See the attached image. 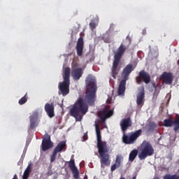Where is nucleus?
Segmentation results:
<instances>
[{"instance_id": "nucleus-1", "label": "nucleus", "mask_w": 179, "mask_h": 179, "mask_svg": "<svg viewBox=\"0 0 179 179\" xmlns=\"http://www.w3.org/2000/svg\"><path fill=\"white\" fill-rule=\"evenodd\" d=\"M85 99L78 98L70 109V115L73 117L76 121L78 122L82 121L83 115H85L86 113L89 111V106H94L96 101V93L97 92L96 77L92 74L88 75L85 80Z\"/></svg>"}, {"instance_id": "nucleus-2", "label": "nucleus", "mask_w": 179, "mask_h": 179, "mask_svg": "<svg viewBox=\"0 0 179 179\" xmlns=\"http://www.w3.org/2000/svg\"><path fill=\"white\" fill-rule=\"evenodd\" d=\"M129 127H132L131 117H127L121 120L120 127L123 132L122 141L126 145H132L135 143V142H136V139L142 135V129H138L134 132L131 131L128 133V134H126L125 132H127V129H128Z\"/></svg>"}, {"instance_id": "nucleus-3", "label": "nucleus", "mask_w": 179, "mask_h": 179, "mask_svg": "<svg viewBox=\"0 0 179 179\" xmlns=\"http://www.w3.org/2000/svg\"><path fill=\"white\" fill-rule=\"evenodd\" d=\"M95 129L96 134L98 153H99L101 157V163L104 164V166H110V164L111 163L110 155L106 154L108 152L107 142L101 140V131H100V126L97 122L95 123Z\"/></svg>"}, {"instance_id": "nucleus-4", "label": "nucleus", "mask_w": 179, "mask_h": 179, "mask_svg": "<svg viewBox=\"0 0 179 179\" xmlns=\"http://www.w3.org/2000/svg\"><path fill=\"white\" fill-rule=\"evenodd\" d=\"M127 48L128 46L122 43L117 49V51L114 52V59L111 68V73L113 79H116L117 75L120 73V70L121 69L120 62H121V58H122V56L125 54V51H127Z\"/></svg>"}, {"instance_id": "nucleus-5", "label": "nucleus", "mask_w": 179, "mask_h": 179, "mask_svg": "<svg viewBox=\"0 0 179 179\" xmlns=\"http://www.w3.org/2000/svg\"><path fill=\"white\" fill-rule=\"evenodd\" d=\"M134 71V66L131 64H127L122 72V80L120 81L117 90V94L119 96H124L125 93V86L127 85V80L129 79V75Z\"/></svg>"}, {"instance_id": "nucleus-6", "label": "nucleus", "mask_w": 179, "mask_h": 179, "mask_svg": "<svg viewBox=\"0 0 179 179\" xmlns=\"http://www.w3.org/2000/svg\"><path fill=\"white\" fill-rule=\"evenodd\" d=\"M71 78V68L66 67L64 69V74L63 75L64 81L59 83V90H60L62 96L69 94V85Z\"/></svg>"}, {"instance_id": "nucleus-7", "label": "nucleus", "mask_w": 179, "mask_h": 179, "mask_svg": "<svg viewBox=\"0 0 179 179\" xmlns=\"http://www.w3.org/2000/svg\"><path fill=\"white\" fill-rule=\"evenodd\" d=\"M154 153L155 149H153L152 144H150L149 141H144L141 145V152L138 154V159L139 160H145L146 157L153 156Z\"/></svg>"}, {"instance_id": "nucleus-8", "label": "nucleus", "mask_w": 179, "mask_h": 179, "mask_svg": "<svg viewBox=\"0 0 179 179\" xmlns=\"http://www.w3.org/2000/svg\"><path fill=\"white\" fill-rule=\"evenodd\" d=\"M143 82L145 85L150 83V74L145 70H142L139 72L138 76L136 77V83L141 85Z\"/></svg>"}, {"instance_id": "nucleus-9", "label": "nucleus", "mask_w": 179, "mask_h": 179, "mask_svg": "<svg viewBox=\"0 0 179 179\" xmlns=\"http://www.w3.org/2000/svg\"><path fill=\"white\" fill-rule=\"evenodd\" d=\"M52 148H54V143L51 141V136L48 134H45L41 143L42 151L47 152V150H50Z\"/></svg>"}, {"instance_id": "nucleus-10", "label": "nucleus", "mask_w": 179, "mask_h": 179, "mask_svg": "<svg viewBox=\"0 0 179 179\" xmlns=\"http://www.w3.org/2000/svg\"><path fill=\"white\" fill-rule=\"evenodd\" d=\"M66 148V141H62L58 143V145L55 148L52 155L50 156V163H54L55 159H57V155L61 153L64 148Z\"/></svg>"}, {"instance_id": "nucleus-11", "label": "nucleus", "mask_w": 179, "mask_h": 179, "mask_svg": "<svg viewBox=\"0 0 179 179\" xmlns=\"http://www.w3.org/2000/svg\"><path fill=\"white\" fill-rule=\"evenodd\" d=\"M161 79L166 85H171V83H173L174 76H173V73L164 71L162 75H161Z\"/></svg>"}, {"instance_id": "nucleus-12", "label": "nucleus", "mask_w": 179, "mask_h": 179, "mask_svg": "<svg viewBox=\"0 0 179 179\" xmlns=\"http://www.w3.org/2000/svg\"><path fill=\"white\" fill-rule=\"evenodd\" d=\"M66 163L69 164V167L71 170L74 178H79V171H78V168L75 165V159H71L69 162H66Z\"/></svg>"}, {"instance_id": "nucleus-13", "label": "nucleus", "mask_w": 179, "mask_h": 179, "mask_svg": "<svg viewBox=\"0 0 179 179\" xmlns=\"http://www.w3.org/2000/svg\"><path fill=\"white\" fill-rule=\"evenodd\" d=\"M139 92L137 94V106H143V99H145V87L141 86L138 88Z\"/></svg>"}, {"instance_id": "nucleus-14", "label": "nucleus", "mask_w": 179, "mask_h": 179, "mask_svg": "<svg viewBox=\"0 0 179 179\" xmlns=\"http://www.w3.org/2000/svg\"><path fill=\"white\" fill-rule=\"evenodd\" d=\"M85 43L83 42V38L80 37L77 41V45L76 47V50L77 51V55L78 57H82L83 55V45Z\"/></svg>"}, {"instance_id": "nucleus-15", "label": "nucleus", "mask_w": 179, "mask_h": 179, "mask_svg": "<svg viewBox=\"0 0 179 179\" xmlns=\"http://www.w3.org/2000/svg\"><path fill=\"white\" fill-rule=\"evenodd\" d=\"M54 103H47L45 105V111L46 112V113L48 114V117H50V118H52L53 117L55 116V114H54Z\"/></svg>"}, {"instance_id": "nucleus-16", "label": "nucleus", "mask_w": 179, "mask_h": 179, "mask_svg": "<svg viewBox=\"0 0 179 179\" xmlns=\"http://www.w3.org/2000/svg\"><path fill=\"white\" fill-rule=\"evenodd\" d=\"M82 75H83L82 68H76L71 71V76L74 80H79L82 78Z\"/></svg>"}, {"instance_id": "nucleus-17", "label": "nucleus", "mask_w": 179, "mask_h": 179, "mask_svg": "<svg viewBox=\"0 0 179 179\" xmlns=\"http://www.w3.org/2000/svg\"><path fill=\"white\" fill-rule=\"evenodd\" d=\"M38 120V113L34 112L30 116V128L34 129L37 127V120Z\"/></svg>"}, {"instance_id": "nucleus-18", "label": "nucleus", "mask_w": 179, "mask_h": 179, "mask_svg": "<svg viewBox=\"0 0 179 179\" xmlns=\"http://www.w3.org/2000/svg\"><path fill=\"white\" fill-rule=\"evenodd\" d=\"M122 160H124V157H122V155H117L115 164L111 166V171H115L118 167H120Z\"/></svg>"}, {"instance_id": "nucleus-19", "label": "nucleus", "mask_w": 179, "mask_h": 179, "mask_svg": "<svg viewBox=\"0 0 179 179\" xmlns=\"http://www.w3.org/2000/svg\"><path fill=\"white\" fill-rule=\"evenodd\" d=\"M138 156V150H133L129 155V162H134Z\"/></svg>"}, {"instance_id": "nucleus-20", "label": "nucleus", "mask_w": 179, "mask_h": 179, "mask_svg": "<svg viewBox=\"0 0 179 179\" xmlns=\"http://www.w3.org/2000/svg\"><path fill=\"white\" fill-rule=\"evenodd\" d=\"M31 171V166L30 165H28L24 172V174L22 176V179H29V177H30Z\"/></svg>"}, {"instance_id": "nucleus-21", "label": "nucleus", "mask_w": 179, "mask_h": 179, "mask_svg": "<svg viewBox=\"0 0 179 179\" xmlns=\"http://www.w3.org/2000/svg\"><path fill=\"white\" fill-rule=\"evenodd\" d=\"M113 114H114V111H113L111 110H103L101 115H104L107 118H110V117H111L113 115Z\"/></svg>"}, {"instance_id": "nucleus-22", "label": "nucleus", "mask_w": 179, "mask_h": 179, "mask_svg": "<svg viewBox=\"0 0 179 179\" xmlns=\"http://www.w3.org/2000/svg\"><path fill=\"white\" fill-rule=\"evenodd\" d=\"M19 104L20 106H23V104H25V103H27V93L24 94V96H22L18 101Z\"/></svg>"}, {"instance_id": "nucleus-23", "label": "nucleus", "mask_w": 179, "mask_h": 179, "mask_svg": "<svg viewBox=\"0 0 179 179\" xmlns=\"http://www.w3.org/2000/svg\"><path fill=\"white\" fill-rule=\"evenodd\" d=\"M163 179H179V177L177 175L167 174L165 176H164Z\"/></svg>"}, {"instance_id": "nucleus-24", "label": "nucleus", "mask_w": 179, "mask_h": 179, "mask_svg": "<svg viewBox=\"0 0 179 179\" xmlns=\"http://www.w3.org/2000/svg\"><path fill=\"white\" fill-rule=\"evenodd\" d=\"M149 131H155L156 128H157V124L156 123L152 122L149 124Z\"/></svg>"}, {"instance_id": "nucleus-25", "label": "nucleus", "mask_w": 179, "mask_h": 179, "mask_svg": "<svg viewBox=\"0 0 179 179\" xmlns=\"http://www.w3.org/2000/svg\"><path fill=\"white\" fill-rule=\"evenodd\" d=\"M96 27H97V24H96V22L92 20V22L90 23V27L91 30H94V29H96Z\"/></svg>"}, {"instance_id": "nucleus-26", "label": "nucleus", "mask_w": 179, "mask_h": 179, "mask_svg": "<svg viewBox=\"0 0 179 179\" xmlns=\"http://www.w3.org/2000/svg\"><path fill=\"white\" fill-rule=\"evenodd\" d=\"M103 40L104 43H111V39L110 38V36L106 37V35L103 36Z\"/></svg>"}, {"instance_id": "nucleus-27", "label": "nucleus", "mask_w": 179, "mask_h": 179, "mask_svg": "<svg viewBox=\"0 0 179 179\" xmlns=\"http://www.w3.org/2000/svg\"><path fill=\"white\" fill-rule=\"evenodd\" d=\"M106 118H107L106 116L102 115V116L101 117V120L102 122H106Z\"/></svg>"}, {"instance_id": "nucleus-28", "label": "nucleus", "mask_w": 179, "mask_h": 179, "mask_svg": "<svg viewBox=\"0 0 179 179\" xmlns=\"http://www.w3.org/2000/svg\"><path fill=\"white\" fill-rule=\"evenodd\" d=\"M96 22H99V16L96 17Z\"/></svg>"}, {"instance_id": "nucleus-29", "label": "nucleus", "mask_w": 179, "mask_h": 179, "mask_svg": "<svg viewBox=\"0 0 179 179\" xmlns=\"http://www.w3.org/2000/svg\"><path fill=\"white\" fill-rule=\"evenodd\" d=\"M120 179H125L124 177H121Z\"/></svg>"}, {"instance_id": "nucleus-30", "label": "nucleus", "mask_w": 179, "mask_h": 179, "mask_svg": "<svg viewBox=\"0 0 179 179\" xmlns=\"http://www.w3.org/2000/svg\"><path fill=\"white\" fill-rule=\"evenodd\" d=\"M154 179H159V177H155L154 178Z\"/></svg>"}]
</instances>
